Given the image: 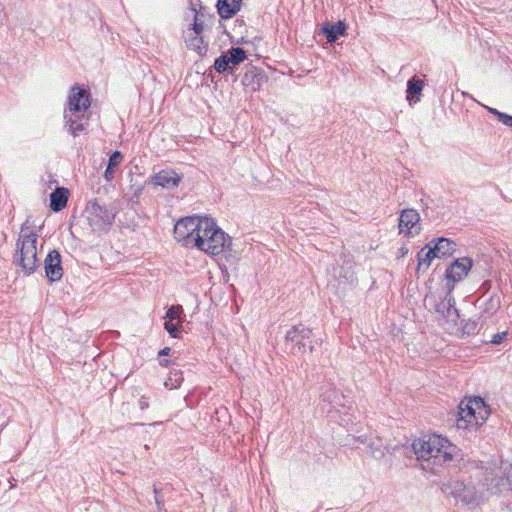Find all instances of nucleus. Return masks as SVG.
Wrapping results in <instances>:
<instances>
[{
	"label": "nucleus",
	"instance_id": "1",
	"mask_svg": "<svg viewBox=\"0 0 512 512\" xmlns=\"http://www.w3.org/2000/svg\"><path fill=\"white\" fill-rule=\"evenodd\" d=\"M412 449L419 461L428 465L441 466L457 457L459 449L448 439L432 434L415 439Z\"/></svg>",
	"mask_w": 512,
	"mask_h": 512
},
{
	"label": "nucleus",
	"instance_id": "2",
	"mask_svg": "<svg viewBox=\"0 0 512 512\" xmlns=\"http://www.w3.org/2000/svg\"><path fill=\"white\" fill-rule=\"evenodd\" d=\"M90 106L89 91L74 84L69 90L63 114L65 126L73 137L79 136L88 127L90 117L86 112Z\"/></svg>",
	"mask_w": 512,
	"mask_h": 512
},
{
	"label": "nucleus",
	"instance_id": "3",
	"mask_svg": "<svg viewBox=\"0 0 512 512\" xmlns=\"http://www.w3.org/2000/svg\"><path fill=\"white\" fill-rule=\"evenodd\" d=\"M231 246L232 238L216 224L214 219L205 216L199 234L194 239V248L217 256L224 252H231Z\"/></svg>",
	"mask_w": 512,
	"mask_h": 512
},
{
	"label": "nucleus",
	"instance_id": "4",
	"mask_svg": "<svg viewBox=\"0 0 512 512\" xmlns=\"http://www.w3.org/2000/svg\"><path fill=\"white\" fill-rule=\"evenodd\" d=\"M22 226L21 232L16 242V249L13 255V264L21 267L26 275L34 273L39 267L37 258V234L35 232H25Z\"/></svg>",
	"mask_w": 512,
	"mask_h": 512
},
{
	"label": "nucleus",
	"instance_id": "5",
	"mask_svg": "<svg viewBox=\"0 0 512 512\" xmlns=\"http://www.w3.org/2000/svg\"><path fill=\"white\" fill-rule=\"evenodd\" d=\"M321 344L322 338L316 337L313 329L303 323L293 325L285 334V348L294 356L303 355L307 348L313 353Z\"/></svg>",
	"mask_w": 512,
	"mask_h": 512
},
{
	"label": "nucleus",
	"instance_id": "6",
	"mask_svg": "<svg viewBox=\"0 0 512 512\" xmlns=\"http://www.w3.org/2000/svg\"><path fill=\"white\" fill-rule=\"evenodd\" d=\"M463 403L459 405V417L456 420V426L458 429H468L472 426L479 425V419L483 423L488 414L489 410L485 405L484 401L480 397H475L474 400H471L469 403L462 406Z\"/></svg>",
	"mask_w": 512,
	"mask_h": 512
},
{
	"label": "nucleus",
	"instance_id": "7",
	"mask_svg": "<svg viewBox=\"0 0 512 512\" xmlns=\"http://www.w3.org/2000/svg\"><path fill=\"white\" fill-rule=\"evenodd\" d=\"M86 212L90 227L100 233L107 232L116 217L115 209L100 204L97 199L88 202Z\"/></svg>",
	"mask_w": 512,
	"mask_h": 512
},
{
	"label": "nucleus",
	"instance_id": "8",
	"mask_svg": "<svg viewBox=\"0 0 512 512\" xmlns=\"http://www.w3.org/2000/svg\"><path fill=\"white\" fill-rule=\"evenodd\" d=\"M205 216L192 215L179 219L174 226V238L184 247L194 248V239L199 234Z\"/></svg>",
	"mask_w": 512,
	"mask_h": 512
},
{
	"label": "nucleus",
	"instance_id": "9",
	"mask_svg": "<svg viewBox=\"0 0 512 512\" xmlns=\"http://www.w3.org/2000/svg\"><path fill=\"white\" fill-rule=\"evenodd\" d=\"M443 492L460 500L464 504H473L477 499V492L474 486L466 485L460 480H451L442 487Z\"/></svg>",
	"mask_w": 512,
	"mask_h": 512
},
{
	"label": "nucleus",
	"instance_id": "10",
	"mask_svg": "<svg viewBox=\"0 0 512 512\" xmlns=\"http://www.w3.org/2000/svg\"><path fill=\"white\" fill-rule=\"evenodd\" d=\"M455 304L456 302L452 296V291L447 289L446 295L442 299L434 301V308L439 315V319L444 320L446 323L457 325L460 315Z\"/></svg>",
	"mask_w": 512,
	"mask_h": 512
},
{
	"label": "nucleus",
	"instance_id": "11",
	"mask_svg": "<svg viewBox=\"0 0 512 512\" xmlns=\"http://www.w3.org/2000/svg\"><path fill=\"white\" fill-rule=\"evenodd\" d=\"M472 260L468 257H463L448 266L445 272L447 280L446 287L448 290L453 291L455 284L461 281L472 267Z\"/></svg>",
	"mask_w": 512,
	"mask_h": 512
},
{
	"label": "nucleus",
	"instance_id": "12",
	"mask_svg": "<svg viewBox=\"0 0 512 512\" xmlns=\"http://www.w3.org/2000/svg\"><path fill=\"white\" fill-rule=\"evenodd\" d=\"M182 180V175H179L172 169H163L146 180L147 184L160 186L164 189L176 188Z\"/></svg>",
	"mask_w": 512,
	"mask_h": 512
},
{
	"label": "nucleus",
	"instance_id": "13",
	"mask_svg": "<svg viewBox=\"0 0 512 512\" xmlns=\"http://www.w3.org/2000/svg\"><path fill=\"white\" fill-rule=\"evenodd\" d=\"M44 269L47 279L50 282L58 281L63 276L61 255L57 250H51L45 260Z\"/></svg>",
	"mask_w": 512,
	"mask_h": 512
},
{
	"label": "nucleus",
	"instance_id": "14",
	"mask_svg": "<svg viewBox=\"0 0 512 512\" xmlns=\"http://www.w3.org/2000/svg\"><path fill=\"white\" fill-rule=\"evenodd\" d=\"M268 78L264 72L254 66H251L242 78L243 86L251 92L260 90L261 86L267 82Z\"/></svg>",
	"mask_w": 512,
	"mask_h": 512
},
{
	"label": "nucleus",
	"instance_id": "15",
	"mask_svg": "<svg viewBox=\"0 0 512 512\" xmlns=\"http://www.w3.org/2000/svg\"><path fill=\"white\" fill-rule=\"evenodd\" d=\"M488 486V490L494 494L512 491V463L504 468L503 477L492 478Z\"/></svg>",
	"mask_w": 512,
	"mask_h": 512
},
{
	"label": "nucleus",
	"instance_id": "16",
	"mask_svg": "<svg viewBox=\"0 0 512 512\" xmlns=\"http://www.w3.org/2000/svg\"><path fill=\"white\" fill-rule=\"evenodd\" d=\"M353 267L354 263L350 259L344 260L342 265L333 267V275L340 284H354L357 277Z\"/></svg>",
	"mask_w": 512,
	"mask_h": 512
},
{
	"label": "nucleus",
	"instance_id": "17",
	"mask_svg": "<svg viewBox=\"0 0 512 512\" xmlns=\"http://www.w3.org/2000/svg\"><path fill=\"white\" fill-rule=\"evenodd\" d=\"M321 400L332 405V407H344L345 396L340 393L332 383H326L321 387Z\"/></svg>",
	"mask_w": 512,
	"mask_h": 512
},
{
	"label": "nucleus",
	"instance_id": "18",
	"mask_svg": "<svg viewBox=\"0 0 512 512\" xmlns=\"http://www.w3.org/2000/svg\"><path fill=\"white\" fill-rule=\"evenodd\" d=\"M420 216L415 209H404L399 217V232L406 235L412 234V229L419 222Z\"/></svg>",
	"mask_w": 512,
	"mask_h": 512
},
{
	"label": "nucleus",
	"instance_id": "19",
	"mask_svg": "<svg viewBox=\"0 0 512 512\" xmlns=\"http://www.w3.org/2000/svg\"><path fill=\"white\" fill-rule=\"evenodd\" d=\"M346 29L347 25L343 21H338L336 23L327 22L322 26V32L328 43H334L340 36H344Z\"/></svg>",
	"mask_w": 512,
	"mask_h": 512
},
{
	"label": "nucleus",
	"instance_id": "20",
	"mask_svg": "<svg viewBox=\"0 0 512 512\" xmlns=\"http://www.w3.org/2000/svg\"><path fill=\"white\" fill-rule=\"evenodd\" d=\"M242 0H217V12L222 19H230L241 8Z\"/></svg>",
	"mask_w": 512,
	"mask_h": 512
},
{
	"label": "nucleus",
	"instance_id": "21",
	"mask_svg": "<svg viewBox=\"0 0 512 512\" xmlns=\"http://www.w3.org/2000/svg\"><path fill=\"white\" fill-rule=\"evenodd\" d=\"M69 198V190L64 187L56 188L50 194V208L54 212H59L67 205Z\"/></svg>",
	"mask_w": 512,
	"mask_h": 512
},
{
	"label": "nucleus",
	"instance_id": "22",
	"mask_svg": "<svg viewBox=\"0 0 512 512\" xmlns=\"http://www.w3.org/2000/svg\"><path fill=\"white\" fill-rule=\"evenodd\" d=\"M424 88V83L421 79L417 77H412L407 82V100L410 103H417L420 101V95Z\"/></svg>",
	"mask_w": 512,
	"mask_h": 512
},
{
	"label": "nucleus",
	"instance_id": "23",
	"mask_svg": "<svg viewBox=\"0 0 512 512\" xmlns=\"http://www.w3.org/2000/svg\"><path fill=\"white\" fill-rule=\"evenodd\" d=\"M432 245L436 251L437 258H443L452 255L455 252L457 246L454 241L444 237L438 238V240L434 241Z\"/></svg>",
	"mask_w": 512,
	"mask_h": 512
},
{
	"label": "nucleus",
	"instance_id": "24",
	"mask_svg": "<svg viewBox=\"0 0 512 512\" xmlns=\"http://www.w3.org/2000/svg\"><path fill=\"white\" fill-rule=\"evenodd\" d=\"M434 240L430 241L424 248H422L418 254V270L424 266L425 269H427L431 261L437 257L436 251L434 250L433 244Z\"/></svg>",
	"mask_w": 512,
	"mask_h": 512
},
{
	"label": "nucleus",
	"instance_id": "25",
	"mask_svg": "<svg viewBox=\"0 0 512 512\" xmlns=\"http://www.w3.org/2000/svg\"><path fill=\"white\" fill-rule=\"evenodd\" d=\"M501 308V297L497 293H493L490 297L485 301L484 307L481 312V317L491 318L494 316L497 311Z\"/></svg>",
	"mask_w": 512,
	"mask_h": 512
},
{
	"label": "nucleus",
	"instance_id": "26",
	"mask_svg": "<svg viewBox=\"0 0 512 512\" xmlns=\"http://www.w3.org/2000/svg\"><path fill=\"white\" fill-rule=\"evenodd\" d=\"M185 43L188 49L195 51L199 56L206 55L208 51V44L204 41L202 36L186 37Z\"/></svg>",
	"mask_w": 512,
	"mask_h": 512
},
{
	"label": "nucleus",
	"instance_id": "27",
	"mask_svg": "<svg viewBox=\"0 0 512 512\" xmlns=\"http://www.w3.org/2000/svg\"><path fill=\"white\" fill-rule=\"evenodd\" d=\"M123 159V155L120 151H114L108 160L106 170L104 172V178L106 181H111L114 178V168L117 167Z\"/></svg>",
	"mask_w": 512,
	"mask_h": 512
},
{
	"label": "nucleus",
	"instance_id": "28",
	"mask_svg": "<svg viewBox=\"0 0 512 512\" xmlns=\"http://www.w3.org/2000/svg\"><path fill=\"white\" fill-rule=\"evenodd\" d=\"M183 372L180 369L172 368L169 372V375L164 382V385L166 388L169 389H176L180 387L182 381H183Z\"/></svg>",
	"mask_w": 512,
	"mask_h": 512
},
{
	"label": "nucleus",
	"instance_id": "29",
	"mask_svg": "<svg viewBox=\"0 0 512 512\" xmlns=\"http://www.w3.org/2000/svg\"><path fill=\"white\" fill-rule=\"evenodd\" d=\"M229 62L233 65H238L246 59V52L243 48L232 47L227 51Z\"/></svg>",
	"mask_w": 512,
	"mask_h": 512
},
{
	"label": "nucleus",
	"instance_id": "30",
	"mask_svg": "<svg viewBox=\"0 0 512 512\" xmlns=\"http://www.w3.org/2000/svg\"><path fill=\"white\" fill-rule=\"evenodd\" d=\"M487 110L490 114L494 115L498 119V121H500L501 123L508 127H512V115L501 112L491 107H487Z\"/></svg>",
	"mask_w": 512,
	"mask_h": 512
},
{
	"label": "nucleus",
	"instance_id": "31",
	"mask_svg": "<svg viewBox=\"0 0 512 512\" xmlns=\"http://www.w3.org/2000/svg\"><path fill=\"white\" fill-rule=\"evenodd\" d=\"M229 64L228 56L226 54H221L215 59L214 68L218 73H225L229 69Z\"/></svg>",
	"mask_w": 512,
	"mask_h": 512
},
{
	"label": "nucleus",
	"instance_id": "32",
	"mask_svg": "<svg viewBox=\"0 0 512 512\" xmlns=\"http://www.w3.org/2000/svg\"><path fill=\"white\" fill-rule=\"evenodd\" d=\"M154 499L155 504L157 506L158 512H166L165 510V498L161 489H159L155 484L153 485Z\"/></svg>",
	"mask_w": 512,
	"mask_h": 512
},
{
	"label": "nucleus",
	"instance_id": "33",
	"mask_svg": "<svg viewBox=\"0 0 512 512\" xmlns=\"http://www.w3.org/2000/svg\"><path fill=\"white\" fill-rule=\"evenodd\" d=\"M183 313V308L180 305L174 306L172 305L169 307L166 311V321H174L177 320L180 317V314Z\"/></svg>",
	"mask_w": 512,
	"mask_h": 512
},
{
	"label": "nucleus",
	"instance_id": "34",
	"mask_svg": "<svg viewBox=\"0 0 512 512\" xmlns=\"http://www.w3.org/2000/svg\"><path fill=\"white\" fill-rule=\"evenodd\" d=\"M192 11L194 12V22L189 30H192L194 32L193 36H201L204 29L203 22L199 21L197 10L195 8H192Z\"/></svg>",
	"mask_w": 512,
	"mask_h": 512
},
{
	"label": "nucleus",
	"instance_id": "35",
	"mask_svg": "<svg viewBox=\"0 0 512 512\" xmlns=\"http://www.w3.org/2000/svg\"><path fill=\"white\" fill-rule=\"evenodd\" d=\"M164 329L168 332V334L172 338H177L180 333V324L174 323L172 321H165L164 323Z\"/></svg>",
	"mask_w": 512,
	"mask_h": 512
},
{
	"label": "nucleus",
	"instance_id": "36",
	"mask_svg": "<svg viewBox=\"0 0 512 512\" xmlns=\"http://www.w3.org/2000/svg\"><path fill=\"white\" fill-rule=\"evenodd\" d=\"M462 330H463V333L467 334V335L476 334V332L478 330V322L474 321V320H467L463 324Z\"/></svg>",
	"mask_w": 512,
	"mask_h": 512
},
{
	"label": "nucleus",
	"instance_id": "37",
	"mask_svg": "<svg viewBox=\"0 0 512 512\" xmlns=\"http://www.w3.org/2000/svg\"><path fill=\"white\" fill-rule=\"evenodd\" d=\"M506 335H507V332L494 334L492 337L491 343L495 344V345L501 344Z\"/></svg>",
	"mask_w": 512,
	"mask_h": 512
},
{
	"label": "nucleus",
	"instance_id": "38",
	"mask_svg": "<svg viewBox=\"0 0 512 512\" xmlns=\"http://www.w3.org/2000/svg\"><path fill=\"white\" fill-rule=\"evenodd\" d=\"M139 408L144 411L149 407L148 399L145 396H141L138 400Z\"/></svg>",
	"mask_w": 512,
	"mask_h": 512
},
{
	"label": "nucleus",
	"instance_id": "39",
	"mask_svg": "<svg viewBox=\"0 0 512 512\" xmlns=\"http://www.w3.org/2000/svg\"><path fill=\"white\" fill-rule=\"evenodd\" d=\"M491 289V281L486 280L482 283L480 286V290L483 291V293H487Z\"/></svg>",
	"mask_w": 512,
	"mask_h": 512
},
{
	"label": "nucleus",
	"instance_id": "40",
	"mask_svg": "<svg viewBox=\"0 0 512 512\" xmlns=\"http://www.w3.org/2000/svg\"><path fill=\"white\" fill-rule=\"evenodd\" d=\"M172 350L170 347H164L163 349H161L159 352H158V356L159 357H162V356H169L171 354Z\"/></svg>",
	"mask_w": 512,
	"mask_h": 512
},
{
	"label": "nucleus",
	"instance_id": "41",
	"mask_svg": "<svg viewBox=\"0 0 512 512\" xmlns=\"http://www.w3.org/2000/svg\"><path fill=\"white\" fill-rule=\"evenodd\" d=\"M372 454L375 458L380 459L384 456V451L382 449H376Z\"/></svg>",
	"mask_w": 512,
	"mask_h": 512
},
{
	"label": "nucleus",
	"instance_id": "42",
	"mask_svg": "<svg viewBox=\"0 0 512 512\" xmlns=\"http://www.w3.org/2000/svg\"><path fill=\"white\" fill-rule=\"evenodd\" d=\"M142 191H143V187H138V188L135 190L134 195H133V197H132V199H131V200H132V201H134V199H136V200H137V199L139 198V196L141 195Z\"/></svg>",
	"mask_w": 512,
	"mask_h": 512
},
{
	"label": "nucleus",
	"instance_id": "43",
	"mask_svg": "<svg viewBox=\"0 0 512 512\" xmlns=\"http://www.w3.org/2000/svg\"><path fill=\"white\" fill-rule=\"evenodd\" d=\"M171 364V360L168 359H160L159 365L162 367H168Z\"/></svg>",
	"mask_w": 512,
	"mask_h": 512
},
{
	"label": "nucleus",
	"instance_id": "44",
	"mask_svg": "<svg viewBox=\"0 0 512 512\" xmlns=\"http://www.w3.org/2000/svg\"><path fill=\"white\" fill-rule=\"evenodd\" d=\"M3 11H4V7L2 4H0V21H2L3 17L5 16V15H3Z\"/></svg>",
	"mask_w": 512,
	"mask_h": 512
}]
</instances>
